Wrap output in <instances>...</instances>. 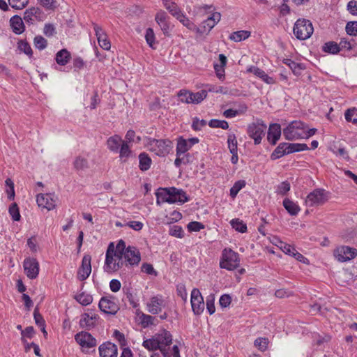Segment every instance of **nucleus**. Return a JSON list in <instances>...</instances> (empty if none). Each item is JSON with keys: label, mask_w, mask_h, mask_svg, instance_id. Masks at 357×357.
Listing matches in <instances>:
<instances>
[{"label": "nucleus", "mask_w": 357, "mask_h": 357, "mask_svg": "<svg viewBox=\"0 0 357 357\" xmlns=\"http://www.w3.org/2000/svg\"><path fill=\"white\" fill-rule=\"evenodd\" d=\"M93 29L100 47L105 50H109L111 43L105 31L98 24H94Z\"/></svg>", "instance_id": "nucleus-19"}, {"label": "nucleus", "mask_w": 357, "mask_h": 357, "mask_svg": "<svg viewBox=\"0 0 357 357\" xmlns=\"http://www.w3.org/2000/svg\"><path fill=\"white\" fill-rule=\"evenodd\" d=\"M74 167L77 170H83L88 168V161L86 158L77 156L74 161Z\"/></svg>", "instance_id": "nucleus-50"}, {"label": "nucleus", "mask_w": 357, "mask_h": 357, "mask_svg": "<svg viewBox=\"0 0 357 357\" xmlns=\"http://www.w3.org/2000/svg\"><path fill=\"white\" fill-rule=\"evenodd\" d=\"M191 99L192 104H199L204 100L207 96V92L205 90H202L196 93L190 92Z\"/></svg>", "instance_id": "nucleus-44"}, {"label": "nucleus", "mask_w": 357, "mask_h": 357, "mask_svg": "<svg viewBox=\"0 0 357 357\" xmlns=\"http://www.w3.org/2000/svg\"><path fill=\"white\" fill-rule=\"evenodd\" d=\"M98 319V316L96 313L89 312L82 315L79 324L81 327L90 329L96 325Z\"/></svg>", "instance_id": "nucleus-20"}, {"label": "nucleus", "mask_w": 357, "mask_h": 357, "mask_svg": "<svg viewBox=\"0 0 357 357\" xmlns=\"http://www.w3.org/2000/svg\"><path fill=\"white\" fill-rule=\"evenodd\" d=\"M5 184L6 186V192L7 194L8 199L10 200H13L15 196L14 183L10 178H8L6 180Z\"/></svg>", "instance_id": "nucleus-46"}, {"label": "nucleus", "mask_w": 357, "mask_h": 357, "mask_svg": "<svg viewBox=\"0 0 357 357\" xmlns=\"http://www.w3.org/2000/svg\"><path fill=\"white\" fill-rule=\"evenodd\" d=\"M344 117L347 121L351 122L357 126V109L351 108L346 110Z\"/></svg>", "instance_id": "nucleus-45"}, {"label": "nucleus", "mask_w": 357, "mask_h": 357, "mask_svg": "<svg viewBox=\"0 0 357 357\" xmlns=\"http://www.w3.org/2000/svg\"><path fill=\"white\" fill-rule=\"evenodd\" d=\"M100 310L105 314H115L118 310V305L114 297H102L98 303Z\"/></svg>", "instance_id": "nucleus-15"}, {"label": "nucleus", "mask_w": 357, "mask_h": 357, "mask_svg": "<svg viewBox=\"0 0 357 357\" xmlns=\"http://www.w3.org/2000/svg\"><path fill=\"white\" fill-rule=\"evenodd\" d=\"M24 273L29 279H35L39 274V263L36 259L26 258L23 262Z\"/></svg>", "instance_id": "nucleus-13"}, {"label": "nucleus", "mask_w": 357, "mask_h": 357, "mask_svg": "<svg viewBox=\"0 0 357 357\" xmlns=\"http://www.w3.org/2000/svg\"><path fill=\"white\" fill-rule=\"evenodd\" d=\"M155 335L158 342L159 349L164 357H180L179 349L176 345L172 347L170 352L166 349V347L169 346L172 342V335L170 332L161 330Z\"/></svg>", "instance_id": "nucleus-2"}, {"label": "nucleus", "mask_w": 357, "mask_h": 357, "mask_svg": "<svg viewBox=\"0 0 357 357\" xmlns=\"http://www.w3.org/2000/svg\"><path fill=\"white\" fill-rule=\"evenodd\" d=\"M100 357H117L118 349L116 344L110 342L101 344L98 347Z\"/></svg>", "instance_id": "nucleus-18"}, {"label": "nucleus", "mask_w": 357, "mask_h": 357, "mask_svg": "<svg viewBox=\"0 0 357 357\" xmlns=\"http://www.w3.org/2000/svg\"><path fill=\"white\" fill-rule=\"evenodd\" d=\"M247 71L253 73L266 84H273L275 83V80L273 77H269L263 70L258 67L250 66L247 69Z\"/></svg>", "instance_id": "nucleus-25"}, {"label": "nucleus", "mask_w": 357, "mask_h": 357, "mask_svg": "<svg viewBox=\"0 0 357 357\" xmlns=\"http://www.w3.org/2000/svg\"><path fill=\"white\" fill-rule=\"evenodd\" d=\"M118 153H119L121 158H128L130 155L131 151L128 142L123 141Z\"/></svg>", "instance_id": "nucleus-47"}, {"label": "nucleus", "mask_w": 357, "mask_h": 357, "mask_svg": "<svg viewBox=\"0 0 357 357\" xmlns=\"http://www.w3.org/2000/svg\"><path fill=\"white\" fill-rule=\"evenodd\" d=\"M167 15L163 10H160L155 15V21L160 26L163 33L166 36H169L171 29L169 22L167 21Z\"/></svg>", "instance_id": "nucleus-23"}, {"label": "nucleus", "mask_w": 357, "mask_h": 357, "mask_svg": "<svg viewBox=\"0 0 357 357\" xmlns=\"http://www.w3.org/2000/svg\"><path fill=\"white\" fill-rule=\"evenodd\" d=\"M290 190V184L287 181H284L279 184L277 187L276 192L278 194L284 195Z\"/></svg>", "instance_id": "nucleus-63"}, {"label": "nucleus", "mask_w": 357, "mask_h": 357, "mask_svg": "<svg viewBox=\"0 0 357 357\" xmlns=\"http://www.w3.org/2000/svg\"><path fill=\"white\" fill-rule=\"evenodd\" d=\"M254 344L260 351H265L268 346V340L264 337H259L255 340Z\"/></svg>", "instance_id": "nucleus-61"}, {"label": "nucleus", "mask_w": 357, "mask_h": 357, "mask_svg": "<svg viewBox=\"0 0 357 357\" xmlns=\"http://www.w3.org/2000/svg\"><path fill=\"white\" fill-rule=\"evenodd\" d=\"M165 8L174 17L178 15L181 11L177 4L172 1V0H162Z\"/></svg>", "instance_id": "nucleus-34"}, {"label": "nucleus", "mask_w": 357, "mask_h": 357, "mask_svg": "<svg viewBox=\"0 0 357 357\" xmlns=\"http://www.w3.org/2000/svg\"><path fill=\"white\" fill-rule=\"evenodd\" d=\"M283 206L288 213L292 215L297 214L300 211L298 205L287 198L284 199Z\"/></svg>", "instance_id": "nucleus-33"}, {"label": "nucleus", "mask_w": 357, "mask_h": 357, "mask_svg": "<svg viewBox=\"0 0 357 357\" xmlns=\"http://www.w3.org/2000/svg\"><path fill=\"white\" fill-rule=\"evenodd\" d=\"M139 167L141 170H148L151 165V159L146 153H142L139 155Z\"/></svg>", "instance_id": "nucleus-32"}, {"label": "nucleus", "mask_w": 357, "mask_h": 357, "mask_svg": "<svg viewBox=\"0 0 357 357\" xmlns=\"http://www.w3.org/2000/svg\"><path fill=\"white\" fill-rule=\"evenodd\" d=\"M125 242L119 240L116 243L111 242L105 253L103 269L107 273H114L122 268L125 264L123 259V251Z\"/></svg>", "instance_id": "nucleus-1"}, {"label": "nucleus", "mask_w": 357, "mask_h": 357, "mask_svg": "<svg viewBox=\"0 0 357 357\" xmlns=\"http://www.w3.org/2000/svg\"><path fill=\"white\" fill-rule=\"evenodd\" d=\"M147 149L158 156L167 155L172 149V142L169 139H155L148 138Z\"/></svg>", "instance_id": "nucleus-4"}, {"label": "nucleus", "mask_w": 357, "mask_h": 357, "mask_svg": "<svg viewBox=\"0 0 357 357\" xmlns=\"http://www.w3.org/2000/svg\"><path fill=\"white\" fill-rule=\"evenodd\" d=\"M188 201L186 193L182 189H178L174 187L170 188V204L180 203L183 204Z\"/></svg>", "instance_id": "nucleus-22"}, {"label": "nucleus", "mask_w": 357, "mask_h": 357, "mask_svg": "<svg viewBox=\"0 0 357 357\" xmlns=\"http://www.w3.org/2000/svg\"><path fill=\"white\" fill-rule=\"evenodd\" d=\"M345 30L348 35L357 36V21L347 22Z\"/></svg>", "instance_id": "nucleus-54"}, {"label": "nucleus", "mask_w": 357, "mask_h": 357, "mask_svg": "<svg viewBox=\"0 0 357 357\" xmlns=\"http://www.w3.org/2000/svg\"><path fill=\"white\" fill-rule=\"evenodd\" d=\"M75 299L79 303L84 306L91 304L93 301L92 296L85 292H80L77 294L75 296Z\"/></svg>", "instance_id": "nucleus-37"}, {"label": "nucleus", "mask_w": 357, "mask_h": 357, "mask_svg": "<svg viewBox=\"0 0 357 357\" xmlns=\"http://www.w3.org/2000/svg\"><path fill=\"white\" fill-rule=\"evenodd\" d=\"M192 309L195 314H200L204 309V298L198 289H193L190 298Z\"/></svg>", "instance_id": "nucleus-14"}, {"label": "nucleus", "mask_w": 357, "mask_h": 357, "mask_svg": "<svg viewBox=\"0 0 357 357\" xmlns=\"http://www.w3.org/2000/svg\"><path fill=\"white\" fill-rule=\"evenodd\" d=\"M145 38L146 43L149 45L150 47L154 49L155 45V34L153 30L151 28H148L146 31Z\"/></svg>", "instance_id": "nucleus-55"}, {"label": "nucleus", "mask_w": 357, "mask_h": 357, "mask_svg": "<svg viewBox=\"0 0 357 357\" xmlns=\"http://www.w3.org/2000/svg\"><path fill=\"white\" fill-rule=\"evenodd\" d=\"M189 162V155L185 154H176L174 165L179 167L182 164H187Z\"/></svg>", "instance_id": "nucleus-60"}, {"label": "nucleus", "mask_w": 357, "mask_h": 357, "mask_svg": "<svg viewBox=\"0 0 357 357\" xmlns=\"http://www.w3.org/2000/svg\"><path fill=\"white\" fill-rule=\"evenodd\" d=\"M266 125L263 121L257 119L248 126L247 132L248 136L253 139L255 144H259L265 135Z\"/></svg>", "instance_id": "nucleus-7"}, {"label": "nucleus", "mask_w": 357, "mask_h": 357, "mask_svg": "<svg viewBox=\"0 0 357 357\" xmlns=\"http://www.w3.org/2000/svg\"><path fill=\"white\" fill-rule=\"evenodd\" d=\"M294 34L301 40L308 39L314 31L312 22L306 19H298L294 26Z\"/></svg>", "instance_id": "nucleus-5"}, {"label": "nucleus", "mask_w": 357, "mask_h": 357, "mask_svg": "<svg viewBox=\"0 0 357 357\" xmlns=\"http://www.w3.org/2000/svg\"><path fill=\"white\" fill-rule=\"evenodd\" d=\"M221 18V15L220 13L215 12L213 13L211 16H209L206 20H204L206 23H208L209 27L213 28L215 24L220 22Z\"/></svg>", "instance_id": "nucleus-53"}, {"label": "nucleus", "mask_w": 357, "mask_h": 357, "mask_svg": "<svg viewBox=\"0 0 357 357\" xmlns=\"http://www.w3.org/2000/svg\"><path fill=\"white\" fill-rule=\"evenodd\" d=\"M33 43L35 47L40 50H44L47 44V40L41 36H36L34 38Z\"/></svg>", "instance_id": "nucleus-56"}, {"label": "nucleus", "mask_w": 357, "mask_h": 357, "mask_svg": "<svg viewBox=\"0 0 357 357\" xmlns=\"http://www.w3.org/2000/svg\"><path fill=\"white\" fill-rule=\"evenodd\" d=\"M70 58V53L66 49H62L56 53L55 60L59 65L65 66L68 63Z\"/></svg>", "instance_id": "nucleus-29"}, {"label": "nucleus", "mask_w": 357, "mask_h": 357, "mask_svg": "<svg viewBox=\"0 0 357 357\" xmlns=\"http://www.w3.org/2000/svg\"><path fill=\"white\" fill-rule=\"evenodd\" d=\"M139 320L143 327H148L153 324L154 317L151 315L144 314L142 312L137 313Z\"/></svg>", "instance_id": "nucleus-42"}, {"label": "nucleus", "mask_w": 357, "mask_h": 357, "mask_svg": "<svg viewBox=\"0 0 357 357\" xmlns=\"http://www.w3.org/2000/svg\"><path fill=\"white\" fill-rule=\"evenodd\" d=\"M335 257L341 262L349 261L357 255V250L349 246H340L334 251Z\"/></svg>", "instance_id": "nucleus-12"}, {"label": "nucleus", "mask_w": 357, "mask_h": 357, "mask_svg": "<svg viewBox=\"0 0 357 357\" xmlns=\"http://www.w3.org/2000/svg\"><path fill=\"white\" fill-rule=\"evenodd\" d=\"M167 217L171 220L169 223H173L179 221L182 218V215L179 211L173 210L167 214Z\"/></svg>", "instance_id": "nucleus-62"}, {"label": "nucleus", "mask_w": 357, "mask_h": 357, "mask_svg": "<svg viewBox=\"0 0 357 357\" xmlns=\"http://www.w3.org/2000/svg\"><path fill=\"white\" fill-rule=\"evenodd\" d=\"M250 36V31L241 30L232 33L229 36V39L235 42H241L248 38Z\"/></svg>", "instance_id": "nucleus-35"}, {"label": "nucleus", "mask_w": 357, "mask_h": 357, "mask_svg": "<svg viewBox=\"0 0 357 357\" xmlns=\"http://www.w3.org/2000/svg\"><path fill=\"white\" fill-rule=\"evenodd\" d=\"M175 17L185 27L188 29L195 31L197 29V26L191 22L188 17H186L185 14H183L181 11L178 13V15L175 16Z\"/></svg>", "instance_id": "nucleus-31"}, {"label": "nucleus", "mask_w": 357, "mask_h": 357, "mask_svg": "<svg viewBox=\"0 0 357 357\" xmlns=\"http://www.w3.org/2000/svg\"><path fill=\"white\" fill-rule=\"evenodd\" d=\"M122 252L125 266H138L141 261V254L136 247L130 245L126 247L125 245V248Z\"/></svg>", "instance_id": "nucleus-8"}, {"label": "nucleus", "mask_w": 357, "mask_h": 357, "mask_svg": "<svg viewBox=\"0 0 357 357\" xmlns=\"http://www.w3.org/2000/svg\"><path fill=\"white\" fill-rule=\"evenodd\" d=\"M166 305V301L162 295L151 296L146 303L147 311L152 314L160 313Z\"/></svg>", "instance_id": "nucleus-11"}, {"label": "nucleus", "mask_w": 357, "mask_h": 357, "mask_svg": "<svg viewBox=\"0 0 357 357\" xmlns=\"http://www.w3.org/2000/svg\"><path fill=\"white\" fill-rule=\"evenodd\" d=\"M228 148L230 153L238 151L237 149V140L234 134H229L227 137Z\"/></svg>", "instance_id": "nucleus-52"}, {"label": "nucleus", "mask_w": 357, "mask_h": 357, "mask_svg": "<svg viewBox=\"0 0 357 357\" xmlns=\"http://www.w3.org/2000/svg\"><path fill=\"white\" fill-rule=\"evenodd\" d=\"M10 25L15 34H21L24 31L25 26L23 20L19 15H14L10 20Z\"/></svg>", "instance_id": "nucleus-26"}, {"label": "nucleus", "mask_w": 357, "mask_h": 357, "mask_svg": "<svg viewBox=\"0 0 357 357\" xmlns=\"http://www.w3.org/2000/svg\"><path fill=\"white\" fill-rule=\"evenodd\" d=\"M141 270L143 273H145L151 275H157V272L154 269L153 266L148 263H144L141 266Z\"/></svg>", "instance_id": "nucleus-64"}, {"label": "nucleus", "mask_w": 357, "mask_h": 357, "mask_svg": "<svg viewBox=\"0 0 357 357\" xmlns=\"http://www.w3.org/2000/svg\"><path fill=\"white\" fill-rule=\"evenodd\" d=\"M190 144L183 137H179L176 145V154H185L190 149Z\"/></svg>", "instance_id": "nucleus-36"}, {"label": "nucleus", "mask_w": 357, "mask_h": 357, "mask_svg": "<svg viewBox=\"0 0 357 357\" xmlns=\"http://www.w3.org/2000/svg\"><path fill=\"white\" fill-rule=\"evenodd\" d=\"M17 48L20 52H24L29 56H31L33 54V51L30 45L24 40H20L17 43Z\"/></svg>", "instance_id": "nucleus-48"}, {"label": "nucleus", "mask_w": 357, "mask_h": 357, "mask_svg": "<svg viewBox=\"0 0 357 357\" xmlns=\"http://www.w3.org/2000/svg\"><path fill=\"white\" fill-rule=\"evenodd\" d=\"M169 234L173 236L182 238L184 232L179 225H173L169 229Z\"/></svg>", "instance_id": "nucleus-58"}, {"label": "nucleus", "mask_w": 357, "mask_h": 357, "mask_svg": "<svg viewBox=\"0 0 357 357\" xmlns=\"http://www.w3.org/2000/svg\"><path fill=\"white\" fill-rule=\"evenodd\" d=\"M287 149L289 153L294 152H299L308 149V146L306 144L301 143H287Z\"/></svg>", "instance_id": "nucleus-39"}, {"label": "nucleus", "mask_w": 357, "mask_h": 357, "mask_svg": "<svg viewBox=\"0 0 357 357\" xmlns=\"http://www.w3.org/2000/svg\"><path fill=\"white\" fill-rule=\"evenodd\" d=\"M245 181L239 180L234 183L230 188L229 195L232 198H235L238 192L245 186Z\"/></svg>", "instance_id": "nucleus-43"}, {"label": "nucleus", "mask_w": 357, "mask_h": 357, "mask_svg": "<svg viewBox=\"0 0 357 357\" xmlns=\"http://www.w3.org/2000/svg\"><path fill=\"white\" fill-rule=\"evenodd\" d=\"M240 264L239 255L230 248H225L220 259V267L227 271H234Z\"/></svg>", "instance_id": "nucleus-3"}, {"label": "nucleus", "mask_w": 357, "mask_h": 357, "mask_svg": "<svg viewBox=\"0 0 357 357\" xmlns=\"http://www.w3.org/2000/svg\"><path fill=\"white\" fill-rule=\"evenodd\" d=\"M142 345L149 351L159 349L158 342L155 335H154L152 338L144 340Z\"/></svg>", "instance_id": "nucleus-41"}, {"label": "nucleus", "mask_w": 357, "mask_h": 357, "mask_svg": "<svg viewBox=\"0 0 357 357\" xmlns=\"http://www.w3.org/2000/svg\"><path fill=\"white\" fill-rule=\"evenodd\" d=\"M327 200V192L323 189H316L307 196L305 204L307 206H316L324 204Z\"/></svg>", "instance_id": "nucleus-10"}, {"label": "nucleus", "mask_w": 357, "mask_h": 357, "mask_svg": "<svg viewBox=\"0 0 357 357\" xmlns=\"http://www.w3.org/2000/svg\"><path fill=\"white\" fill-rule=\"evenodd\" d=\"M287 154H289V151L287 149V143H280L271 153V158L274 160Z\"/></svg>", "instance_id": "nucleus-30"}, {"label": "nucleus", "mask_w": 357, "mask_h": 357, "mask_svg": "<svg viewBox=\"0 0 357 357\" xmlns=\"http://www.w3.org/2000/svg\"><path fill=\"white\" fill-rule=\"evenodd\" d=\"M281 136V126L278 123L271 124L268 131L267 138L271 144H275Z\"/></svg>", "instance_id": "nucleus-24"}, {"label": "nucleus", "mask_w": 357, "mask_h": 357, "mask_svg": "<svg viewBox=\"0 0 357 357\" xmlns=\"http://www.w3.org/2000/svg\"><path fill=\"white\" fill-rule=\"evenodd\" d=\"M29 3V0H8L9 5L15 9H22Z\"/></svg>", "instance_id": "nucleus-57"}, {"label": "nucleus", "mask_w": 357, "mask_h": 357, "mask_svg": "<svg viewBox=\"0 0 357 357\" xmlns=\"http://www.w3.org/2000/svg\"><path fill=\"white\" fill-rule=\"evenodd\" d=\"M284 63L291 68L294 74L296 75H300L301 74V71L305 68L302 63H296L291 59H285Z\"/></svg>", "instance_id": "nucleus-38"}, {"label": "nucleus", "mask_w": 357, "mask_h": 357, "mask_svg": "<svg viewBox=\"0 0 357 357\" xmlns=\"http://www.w3.org/2000/svg\"><path fill=\"white\" fill-rule=\"evenodd\" d=\"M122 142L123 140L121 137L118 135H115L108 138L107 141V146L111 151L118 153Z\"/></svg>", "instance_id": "nucleus-28"}, {"label": "nucleus", "mask_w": 357, "mask_h": 357, "mask_svg": "<svg viewBox=\"0 0 357 357\" xmlns=\"http://www.w3.org/2000/svg\"><path fill=\"white\" fill-rule=\"evenodd\" d=\"M9 214L12 218L13 221L17 222L20 220V213L19 211V208L16 203H13L8 210Z\"/></svg>", "instance_id": "nucleus-49"}, {"label": "nucleus", "mask_w": 357, "mask_h": 357, "mask_svg": "<svg viewBox=\"0 0 357 357\" xmlns=\"http://www.w3.org/2000/svg\"><path fill=\"white\" fill-rule=\"evenodd\" d=\"M75 340L83 349H91L96 345V340L87 332L77 333Z\"/></svg>", "instance_id": "nucleus-16"}, {"label": "nucleus", "mask_w": 357, "mask_h": 357, "mask_svg": "<svg viewBox=\"0 0 357 357\" xmlns=\"http://www.w3.org/2000/svg\"><path fill=\"white\" fill-rule=\"evenodd\" d=\"M190 91L187 90H181L178 93V96L182 102L190 104L192 102Z\"/></svg>", "instance_id": "nucleus-59"}, {"label": "nucleus", "mask_w": 357, "mask_h": 357, "mask_svg": "<svg viewBox=\"0 0 357 357\" xmlns=\"http://www.w3.org/2000/svg\"><path fill=\"white\" fill-rule=\"evenodd\" d=\"M158 204L170 203V188H160L155 192Z\"/></svg>", "instance_id": "nucleus-27"}, {"label": "nucleus", "mask_w": 357, "mask_h": 357, "mask_svg": "<svg viewBox=\"0 0 357 357\" xmlns=\"http://www.w3.org/2000/svg\"><path fill=\"white\" fill-rule=\"evenodd\" d=\"M36 202L38 207L42 209L51 211L55 208L58 202V197L54 193H40L36 197Z\"/></svg>", "instance_id": "nucleus-9"}, {"label": "nucleus", "mask_w": 357, "mask_h": 357, "mask_svg": "<svg viewBox=\"0 0 357 357\" xmlns=\"http://www.w3.org/2000/svg\"><path fill=\"white\" fill-rule=\"evenodd\" d=\"M322 50L327 53L337 54L340 52V45L335 42L329 41L323 45Z\"/></svg>", "instance_id": "nucleus-40"}, {"label": "nucleus", "mask_w": 357, "mask_h": 357, "mask_svg": "<svg viewBox=\"0 0 357 357\" xmlns=\"http://www.w3.org/2000/svg\"><path fill=\"white\" fill-rule=\"evenodd\" d=\"M305 123L301 121H293L283 129V135L287 140L303 139Z\"/></svg>", "instance_id": "nucleus-6"}, {"label": "nucleus", "mask_w": 357, "mask_h": 357, "mask_svg": "<svg viewBox=\"0 0 357 357\" xmlns=\"http://www.w3.org/2000/svg\"><path fill=\"white\" fill-rule=\"evenodd\" d=\"M208 126L211 128H220L224 130H227L229 128V123H227V121L225 120L211 119L208 122Z\"/></svg>", "instance_id": "nucleus-51"}, {"label": "nucleus", "mask_w": 357, "mask_h": 357, "mask_svg": "<svg viewBox=\"0 0 357 357\" xmlns=\"http://www.w3.org/2000/svg\"><path fill=\"white\" fill-rule=\"evenodd\" d=\"M24 20L29 24H33L37 20H42V12L39 8L31 7L24 13Z\"/></svg>", "instance_id": "nucleus-21"}, {"label": "nucleus", "mask_w": 357, "mask_h": 357, "mask_svg": "<svg viewBox=\"0 0 357 357\" xmlns=\"http://www.w3.org/2000/svg\"><path fill=\"white\" fill-rule=\"evenodd\" d=\"M91 257L85 255L82 260V264L77 272V278L79 280H85L91 273Z\"/></svg>", "instance_id": "nucleus-17"}]
</instances>
